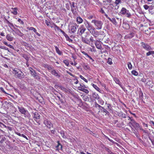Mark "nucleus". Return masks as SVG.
Segmentation results:
<instances>
[{
  "instance_id": "680f3d73",
  "label": "nucleus",
  "mask_w": 154,
  "mask_h": 154,
  "mask_svg": "<svg viewBox=\"0 0 154 154\" xmlns=\"http://www.w3.org/2000/svg\"><path fill=\"white\" fill-rule=\"evenodd\" d=\"M84 89V88H82L81 87H79L78 88V89L80 91H83Z\"/></svg>"
},
{
  "instance_id": "20e7f679",
  "label": "nucleus",
  "mask_w": 154,
  "mask_h": 154,
  "mask_svg": "<svg viewBox=\"0 0 154 154\" xmlns=\"http://www.w3.org/2000/svg\"><path fill=\"white\" fill-rule=\"evenodd\" d=\"M43 123L45 126L49 129L53 127V125L51 121L45 118H44Z\"/></svg>"
},
{
  "instance_id": "1a4fd4ad",
  "label": "nucleus",
  "mask_w": 154,
  "mask_h": 154,
  "mask_svg": "<svg viewBox=\"0 0 154 154\" xmlns=\"http://www.w3.org/2000/svg\"><path fill=\"white\" fill-rule=\"evenodd\" d=\"M79 27V25L75 23H73L71 25L70 29L72 33H74L76 32L77 28Z\"/></svg>"
},
{
  "instance_id": "37998d69",
  "label": "nucleus",
  "mask_w": 154,
  "mask_h": 154,
  "mask_svg": "<svg viewBox=\"0 0 154 154\" xmlns=\"http://www.w3.org/2000/svg\"><path fill=\"white\" fill-rule=\"evenodd\" d=\"M107 63L109 64H111L112 63V59L110 58H109L108 59Z\"/></svg>"
},
{
  "instance_id": "79ce46f5",
  "label": "nucleus",
  "mask_w": 154,
  "mask_h": 154,
  "mask_svg": "<svg viewBox=\"0 0 154 154\" xmlns=\"http://www.w3.org/2000/svg\"><path fill=\"white\" fill-rule=\"evenodd\" d=\"M80 77L82 80H83L85 82H86L87 83L88 82V80L85 79V78H84L83 76H82V75H80Z\"/></svg>"
},
{
  "instance_id": "5fc2aeb1",
  "label": "nucleus",
  "mask_w": 154,
  "mask_h": 154,
  "mask_svg": "<svg viewBox=\"0 0 154 154\" xmlns=\"http://www.w3.org/2000/svg\"><path fill=\"white\" fill-rule=\"evenodd\" d=\"M65 36V37H66V39H69V40L71 41H72V40L70 39L69 37V36L67 34H65V35H64Z\"/></svg>"
},
{
  "instance_id": "c85d7f7f",
  "label": "nucleus",
  "mask_w": 154,
  "mask_h": 154,
  "mask_svg": "<svg viewBox=\"0 0 154 154\" xmlns=\"http://www.w3.org/2000/svg\"><path fill=\"white\" fill-rule=\"evenodd\" d=\"M15 32L19 36L22 37L23 35V34L18 29H17L16 30Z\"/></svg>"
},
{
  "instance_id": "c756f323",
  "label": "nucleus",
  "mask_w": 154,
  "mask_h": 154,
  "mask_svg": "<svg viewBox=\"0 0 154 154\" xmlns=\"http://www.w3.org/2000/svg\"><path fill=\"white\" fill-rule=\"evenodd\" d=\"M92 86L96 90L100 92H101L100 89L96 85L93 84Z\"/></svg>"
},
{
  "instance_id": "0e129e2a",
  "label": "nucleus",
  "mask_w": 154,
  "mask_h": 154,
  "mask_svg": "<svg viewBox=\"0 0 154 154\" xmlns=\"http://www.w3.org/2000/svg\"><path fill=\"white\" fill-rule=\"evenodd\" d=\"M109 141H110V142L112 143H113L116 144L117 145H118V144L117 143H116V142H114L111 139H109Z\"/></svg>"
},
{
  "instance_id": "b1692460",
  "label": "nucleus",
  "mask_w": 154,
  "mask_h": 154,
  "mask_svg": "<svg viewBox=\"0 0 154 154\" xmlns=\"http://www.w3.org/2000/svg\"><path fill=\"white\" fill-rule=\"evenodd\" d=\"M92 97L95 99L98 100L99 99V96L98 94L95 92L92 93Z\"/></svg>"
},
{
  "instance_id": "aec40b11",
  "label": "nucleus",
  "mask_w": 154,
  "mask_h": 154,
  "mask_svg": "<svg viewBox=\"0 0 154 154\" xmlns=\"http://www.w3.org/2000/svg\"><path fill=\"white\" fill-rule=\"evenodd\" d=\"M40 115L37 112H35L34 113V116L33 118L36 121V119H39L40 118Z\"/></svg>"
},
{
  "instance_id": "9d476101",
  "label": "nucleus",
  "mask_w": 154,
  "mask_h": 154,
  "mask_svg": "<svg viewBox=\"0 0 154 154\" xmlns=\"http://www.w3.org/2000/svg\"><path fill=\"white\" fill-rule=\"evenodd\" d=\"M130 126L131 128V125L135 128H138L139 127V124L137 123L133 119H131V122L129 123Z\"/></svg>"
},
{
  "instance_id": "72a5a7b5",
  "label": "nucleus",
  "mask_w": 154,
  "mask_h": 154,
  "mask_svg": "<svg viewBox=\"0 0 154 154\" xmlns=\"http://www.w3.org/2000/svg\"><path fill=\"white\" fill-rule=\"evenodd\" d=\"M146 53V55L147 56H149L151 54H154V51H150Z\"/></svg>"
},
{
  "instance_id": "4c0bfd02",
  "label": "nucleus",
  "mask_w": 154,
  "mask_h": 154,
  "mask_svg": "<svg viewBox=\"0 0 154 154\" xmlns=\"http://www.w3.org/2000/svg\"><path fill=\"white\" fill-rule=\"evenodd\" d=\"M131 73L132 74L135 76H137L138 75V72L135 70H132L131 71Z\"/></svg>"
},
{
  "instance_id": "c03bdc74",
  "label": "nucleus",
  "mask_w": 154,
  "mask_h": 154,
  "mask_svg": "<svg viewBox=\"0 0 154 154\" xmlns=\"http://www.w3.org/2000/svg\"><path fill=\"white\" fill-rule=\"evenodd\" d=\"M101 108L102 109L103 111L105 112L106 114H107L109 113V112L106 110L104 107H101Z\"/></svg>"
},
{
  "instance_id": "69168bd1",
  "label": "nucleus",
  "mask_w": 154,
  "mask_h": 154,
  "mask_svg": "<svg viewBox=\"0 0 154 154\" xmlns=\"http://www.w3.org/2000/svg\"><path fill=\"white\" fill-rule=\"evenodd\" d=\"M34 28L32 27H28L27 29L29 30H33Z\"/></svg>"
},
{
  "instance_id": "338daca9",
  "label": "nucleus",
  "mask_w": 154,
  "mask_h": 154,
  "mask_svg": "<svg viewBox=\"0 0 154 154\" xmlns=\"http://www.w3.org/2000/svg\"><path fill=\"white\" fill-rule=\"evenodd\" d=\"M45 23L48 26H49V24H50V22H49L47 20H45Z\"/></svg>"
},
{
  "instance_id": "2eb2a0df",
  "label": "nucleus",
  "mask_w": 154,
  "mask_h": 154,
  "mask_svg": "<svg viewBox=\"0 0 154 154\" xmlns=\"http://www.w3.org/2000/svg\"><path fill=\"white\" fill-rule=\"evenodd\" d=\"M122 3V0H116L115 2V4L116 5L115 9H118L119 7V4Z\"/></svg>"
},
{
  "instance_id": "6e6552de",
  "label": "nucleus",
  "mask_w": 154,
  "mask_h": 154,
  "mask_svg": "<svg viewBox=\"0 0 154 154\" xmlns=\"http://www.w3.org/2000/svg\"><path fill=\"white\" fill-rule=\"evenodd\" d=\"M29 70L31 72L30 74L33 77L37 79H39V77L38 74L35 72L34 69L31 67H30L29 68Z\"/></svg>"
},
{
  "instance_id": "de8ad7c7",
  "label": "nucleus",
  "mask_w": 154,
  "mask_h": 154,
  "mask_svg": "<svg viewBox=\"0 0 154 154\" xmlns=\"http://www.w3.org/2000/svg\"><path fill=\"white\" fill-rule=\"evenodd\" d=\"M18 21L21 24L23 25L24 24V22L20 19H18Z\"/></svg>"
},
{
  "instance_id": "8fccbe9b",
  "label": "nucleus",
  "mask_w": 154,
  "mask_h": 154,
  "mask_svg": "<svg viewBox=\"0 0 154 154\" xmlns=\"http://www.w3.org/2000/svg\"><path fill=\"white\" fill-rule=\"evenodd\" d=\"M107 107H108L109 111L112 110V108L111 106V105L110 104H107Z\"/></svg>"
},
{
  "instance_id": "f8f14e48",
  "label": "nucleus",
  "mask_w": 154,
  "mask_h": 154,
  "mask_svg": "<svg viewBox=\"0 0 154 154\" xmlns=\"http://www.w3.org/2000/svg\"><path fill=\"white\" fill-rule=\"evenodd\" d=\"M142 46L144 49L147 51H150L152 49L150 46L143 42L142 43Z\"/></svg>"
},
{
  "instance_id": "473e14b6",
  "label": "nucleus",
  "mask_w": 154,
  "mask_h": 154,
  "mask_svg": "<svg viewBox=\"0 0 154 154\" xmlns=\"http://www.w3.org/2000/svg\"><path fill=\"white\" fill-rule=\"evenodd\" d=\"M119 116L123 118H126V115L122 112H120L119 113Z\"/></svg>"
},
{
  "instance_id": "f3484780",
  "label": "nucleus",
  "mask_w": 154,
  "mask_h": 154,
  "mask_svg": "<svg viewBox=\"0 0 154 154\" xmlns=\"http://www.w3.org/2000/svg\"><path fill=\"white\" fill-rule=\"evenodd\" d=\"M82 41L84 43L88 45L90 44V41L87 38H82Z\"/></svg>"
},
{
  "instance_id": "dca6fc26",
  "label": "nucleus",
  "mask_w": 154,
  "mask_h": 154,
  "mask_svg": "<svg viewBox=\"0 0 154 154\" xmlns=\"http://www.w3.org/2000/svg\"><path fill=\"white\" fill-rule=\"evenodd\" d=\"M95 44L96 47L99 49H101V46L100 42L98 40H96L95 42Z\"/></svg>"
},
{
  "instance_id": "7ed1b4c3",
  "label": "nucleus",
  "mask_w": 154,
  "mask_h": 154,
  "mask_svg": "<svg viewBox=\"0 0 154 154\" xmlns=\"http://www.w3.org/2000/svg\"><path fill=\"white\" fill-rule=\"evenodd\" d=\"M91 22L94 24L96 29L99 30L102 29L103 25V23L102 21L98 20H93Z\"/></svg>"
},
{
  "instance_id": "f03ea898",
  "label": "nucleus",
  "mask_w": 154,
  "mask_h": 154,
  "mask_svg": "<svg viewBox=\"0 0 154 154\" xmlns=\"http://www.w3.org/2000/svg\"><path fill=\"white\" fill-rule=\"evenodd\" d=\"M18 108L19 111L21 113L24 115L25 118H27L29 119L30 118V115L27 110L22 106H18Z\"/></svg>"
},
{
  "instance_id": "393cba45",
  "label": "nucleus",
  "mask_w": 154,
  "mask_h": 154,
  "mask_svg": "<svg viewBox=\"0 0 154 154\" xmlns=\"http://www.w3.org/2000/svg\"><path fill=\"white\" fill-rule=\"evenodd\" d=\"M6 38L7 40L9 41H11L13 40V38L9 34L7 35Z\"/></svg>"
},
{
  "instance_id": "2f4dec72",
  "label": "nucleus",
  "mask_w": 154,
  "mask_h": 154,
  "mask_svg": "<svg viewBox=\"0 0 154 154\" xmlns=\"http://www.w3.org/2000/svg\"><path fill=\"white\" fill-rule=\"evenodd\" d=\"M126 16L130 18L131 16V13L129 12V11L128 10L127 11V12L125 14Z\"/></svg>"
},
{
  "instance_id": "58836bf2",
  "label": "nucleus",
  "mask_w": 154,
  "mask_h": 154,
  "mask_svg": "<svg viewBox=\"0 0 154 154\" xmlns=\"http://www.w3.org/2000/svg\"><path fill=\"white\" fill-rule=\"evenodd\" d=\"M114 80L116 84H119L120 82L119 80L116 78H114Z\"/></svg>"
},
{
  "instance_id": "f704fd0d",
  "label": "nucleus",
  "mask_w": 154,
  "mask_h": 154,
  "mask_svg": "<svg viewBox=\"0 0 154 154\" xmlns=\"http://www.w3.org/2000/svg\"><path fill=\"white\" fill-rule=\"evenodd\" d=\"M83 66L84 67V69L86 70L89 69H90V67L89 66L85 64H83Z\"/></svg>"
},
{
  "instance_id": "e2e57ef3",
  "label": "nucleus",
  "mask_w": 154,
  "mask_h": 154,
  "mask_svg": "<svg viewBox=\"0 0 154 154\" xmlns=\"http://www.w3.org/2000/svg\"><path fill=\"white\" fill-rule=\"evenodd\" d=\"M82 53L83 54H84V55L86 56L87 57H88V56L89 55L87 53H86L85 51H82Z\"/></svg>"
},
{
  "instance_id": "09e8293b",
  "label": "nucleus",
  "mask_w": 154,
  "mask_h": 154,
  "mask_svg": "<svg viewBox=\"0 0 154 154\" xmlns=\"http://www.w3.org/2000/svg\"><path fill=\"white\" fill-rule=\"evenodd\" d=\"M95 106L96 107H99L100 108H101V107H102V106H100V105H99L96 102L95 103Z\"/></svg>"
},
{
  "instance_id": "13d9d810",
  "label": "nucleus",
  "mask_w": 154,
  "mask_h": 154,
  "mask_svg": "<svg viewBox=\"0 0 154 154\" xmlns=\"http://www.w3.org/2000/svg\"><path fill=\"white\" fill-rule=\"evenodd\" d=\"M66 8L68 10H70V7L68 4H66Z\"/></svg>"
},
{
  "instance_id": "bb28decb",
  "label": "nucleus",
  "mask_w": 154,
  "mask_h": 154,
  "mask_svg": "<svg viewBox=\"0 0 154 154\" xmlns=\"http://www.w3.org/2000/svg\"><path fill=\"white\" fill-rule=\"evenodd\" d=\"M109 20L112 22L115 25H117V22L115 18H112V19L110 18Z\"/></svg>"
},
{
  "instance_id": "7c9ffc66",
  "label": "nucleus",
  "mask_w": 154,
  "mask_h": 154,
  "mask_svg": "<svg viewBox=\"0 0 154 154\" xmlns=\"http://www.w3.org/2000/svg\"><path fill=\"white\" fill-rule=\"evenodd\" d=\"M60 133L61 134V136L63 138H66V136L64 134V132L63 131H60Z\"/></svg>"
},
{
  "instance_id": "a878e982",
  "label": "nucleus",
  "mask_w": 154,
  "mask_h": 154,
  "mask_svg": "<svg viewBox=\"0 0 154 154\" xmlns=\"http://www.w3.org/2000/svg\"><path fill=\"white\" fill-rule=\"evenodd\" d=\"M56 150H58L61 149H62V145L59 143V141L58 142V145L56 146Z\"/></svg>"
},
{
  "instance_id": "6ab92c4d",
  "label": "nucleus",
  "mask_w": 154,
  "mask_h": 154,
  "mask_svg": "<svg viewBox=\"0 0 154 154\" xmlns=\"http://www.w3.org/2000/svg\"><path fill=\"white\" fill-rule=\"evenodd\" d=\"M50 72L53 75L58 77H59L60 76V75L55 70L53 69V70L50 71Z\"/></svg>"
},
{
  "instance_id": "39448f33",
  "label": "nucleus",
  "mask_w": 154,
  "mask_h": 154,
  "mask_svg": "<svg viewBox=\"0 0 154 154\" xmlns=\"http://www.w3.org/2000/svg\"><path fill=\"white\" fill-rule=\"evenodd\" d=\"M84 23L86 28L90 32L94 28V27L86 20L84 21Z\"/></svg>"
},
{
  "instance_id": "423d86ee",
  "label": "nucleus",
  "mask_w": 154,
  "mask_h": 154,
  "mask_svg": "<svg viewBox=\"0 0 154 154\" xmlns=\"http://www.w3.org/2000/svg\"><path fill=\"white\" fill-rule=\"evenodd\" d=\"M84 23L86 28L90 32L94 28V27L86 20L84 21Z\"/></svg>"
},
{
  "instance_id": "052dcab7",
  "label": "nucleus",
  "mask_w": 154,
  "mask_h": 154,
  "mask_svg": "<svg viewBox=\"0 0 154 154\" xmlns=\"http://www.w3.org/2000/svg\"><path fill=\"white\" fill-rule=\"evenodd\" d=\"M67 73L69 74L70 75H71V76H72L73 77H75V75H74L72 74L70 72H69L68 71H67Z\"/></svg>"
},
{
  "instance_id": "a18cd8bd",
  "label": "nucleus",
  "mask_w": 154,
  "mask_h": 154,
  "mask_svg": "<svg viewBox=\"0 0 154 154\" xmlns=\"http://www.w3.org/2000/svg\"><path fill=\"white\" fill-rule=\"evenodd\" d=\"M98 102L99 103L102 105H103L104 103V101L101 99H99L98 100Z\"/></svg>"
},
{
  "instance_id": "cd10ccee",
  "label": "nucleus",
  "mask_w": 154,
  "mask_h": 154,
  "mask_svg": "<svg viewBox=\"0 0 154 154\" xmlns=\"http://www.w3.org/2000/svg\"><path fill=\"white\" fill-rule=\"evenodd\" d=\"M3 43L5 45H6L8 46V47H9L10 48L13 49H14V47L12 45H11L10 44H8L7 43V42H6L4 41L3 42Z\"/></svg>"
},
{
  "instance_id": "c9c22d12",
  "label": "nucleus",
  "mask_w": 154,
  "mask_h": 154,
  "mask_svg": "<svg viewBox=\"0 0 154 154\" xmlns=\"http://www.w3.org/2000/svg\"><path fill=\"white\" fill-rule=\"evenodd\" d=\"M83 99L85 101H87L88 100H89V97L88 96H84L83 97Z\"/></svg>"
},
{
  "instance_id": "412c9836",
  "label": "nucleus",
  "mask_w": 154,
  "mask_h": 154,
  "mask_svg": "<svg viewBox=\"0 0 154 154\" xmlns=\"http://www.w3.org/2000/svg\"><path fill=\"white\" fill-rule=\"evenodd\" d=\"M76 21L78 24H81L83 22V20L80 17H78L76 18Z\"/></svg>"
},
{
  "instance_id": "4d7b16f0",
  "label": "nucleus",
  "mask_w": 154,
  "mask_h": 154,
  "mask_svg": "<svg viewBox=\"0 0 154 154\" xmlns=\"http://www.w3.org/2000/svg\"><path fill=\"white\" fill-rule=\"evenodd\" d=\"M2 49H4L6 50H7L9 52V49L8 48L5 47V46H2Z\"/></svg>"
},
{
  "instance_id": "a211bd4d",
  "label": "nucleus",
  "mask_w": 154,
  "mask_h": 154,
  "mask_svg": "<svg viewBox=\"0 0 154 154\" xmlns=\"http://www.w3.org/2000/svg\"><path fill=\"white\" fill-rule=\"evenodd\" d=\"M11 10H12L11 11V13L14 15H16L17 14V11L18 8H11Z\"/></svg>"
},
{
  "instance_id": "603ef678",
  "label": "nucleus",
  "mask_w": 154,
  "mask_h": 154,
  "mask_svg": "<svg viewBox=\"0 0 154 154\" xmlns=\"http://www.w3.org/2000/svg\"><path fill=\"white\" fill-rule=\"evenodd\" d=\"M149 140H150V141L151 142V143L152 144V145L154 146V139H152L150 138H149Z\"/></svg>"
},
{
  "instance_id": "5701e85b",
  "label": "nucleus",
  "mask_w": 154,
  "mask_h": 154,
  "mask_svg": "<svg viewBox=\"0 0 154 154\" xmlns=\"http://www.w3.org/2000/svg\"><path fill=\"white\" fill-rule=\"evenodd\" d=\"M128 11L125 8H122L121 10L120 13L122 15H125Z\"/></svg>"
},
{
  "instance_id": "864d4df0",
  "label": "nucleus",
  "mask_w": 154,
  "mask_h": 154,
  "mask_svg": "<svg viewBox=\"0 0 154 154\" xmlns=\"http://www.w3.org/2000/svg\"><path fill=\"white\" fill-rule=\"evenodd\" d=\"M143 7L145 10H147L149 8V6L146 5H143Z\"/></svg>"
},
{
  "instance_id": "f257e3e1",
  "label": "nucleus",
  "mask_w": 154,
  "mask_h": 154,
  "mask_svg": "<svg viewBox=\"0 0 154 154\" xmlns=\"http://www.w3.org/2000/svg\"><path fill=\"white\" fill-rule=\"evenodd\" d=\"M13 73L14 74L15 77L20 79H23L25 76L24 74L18 69H13Z\"/></svg>"
},
{
  "instance_id": "4be33fe9",
  "label": "nucleus",
  "mask_w": 154,
  "mask_h": 154,
  "mask_svg": "<svg viewBox=\"0 0 154 154\" xmlns=\"http://www.w3.org/2000/svg\"><path fill=\"white\" fill-rule=\"evenodd\" d=\"M55 48L56 52L59 55H61L63 54V52L59 49V48L57 46H55Z\"/></svg>"
},
{
  "instance_id": "9b49d317",
  "label": "nucleus",
  "mask_w": 154,
  "mask_h": 154,
  "mask_svg": "<svg viewBox=\"0 0 154 154\" xmlns=\"http://www.w3.org/2000/svg\"><path fill=\"white\" fill-rule=\"evenodd\" d=\"M90 33L95 37H97L100 34V31H98L95 30V28H94Z\"/></svg>"
},
{
  "instance_id": "ddd939ff",
  "label": "nucleus",
  "mask_w": 154,
  "mask_h": 154,
  "mask_svg": "<svg viewBox=\"0 0 154 154\" xmlns=\"http://www.w3.org/2000/svg\"><path fill=\"white\" fill-rule=\"evenodd\" d=\"M79 29L80 30V35H82L86 30V28L83 25H82L80 26Z\"/></svg>"
},
{
  "instance_id": "0eeeda50",
  "label": "nucleus",
  "mask_w": 154,
  "mask_h": 154,
  "mask_svg": "<svg viewBox=\"0 0 154 154\" xmlns=\"http://www.w3.org/2000/svg\"><path fill=\"white\" fill-rule=\"evenodd\" d=\"M70 4L71 7V10L72 13L74 14H75L77 13V7L75 5L74 2H70Z\"/></svg>"
},
{
  "instance_id": "3c124183",
  "label": "nucleus",
  "mask_w": 154,
  "mask_h": 154,
  "mask_svg": "<svg viewBox=\"0 0 154 154\" xmlns=\"http://www.w3.org/2000/svg\"><path fill=\"white\" fill-rule=\"evenodd\" d=\"M82 91L84 92L86 94H88L89 93V91L88 90L85 89L84 88Z\"/></svg>"
},
{
  "instance_id": "49530a36",
  "label": "nucleus",
  "mask_w": 154,
  "mask_h": 154,
  "mask_svg": "<svg viewBox=\"0 0 154 154\" xmlns=\"http://www.w3.org/2000/svg\"><path fill=\"white\" fill-rule=\"evenodd\" d=\"M53 24L54 26L55 29H56L60 31V30H61V29H60L59 27L57 26L55 24L53 23Z\"/></svg>"
},
{
  "instance_id": "bf43d9fd",
  "label": "nucleus",
  "mask_w": 154,
  "mask_h": 154,
  "mask_svg": "<svg viewBox=\"0 0 154 154\" xmlns=\"http://www.w3.org/2000/svg\"><path fill=\"white\" fill-rule=\"evenodd\" d=\"M89 40L90 41V42H93L94 41L93 37L92 36H91Z\"/></svg>"
},
{
  "instance_id": "ea45409f",
  "label": "nucleus",
  "mask_w": 154,
  "mask_h": 154,
  "mask_svg": "<svg viewBox=\"0 0 154 154\" xmlns=\"http://www.w3.org/2000/svg\"><path fill=\"white\" fill-rule=\"evenodd\" d=\"M128 68L129 69H131L132 68V65L130 62H128L127 63Z\"/></svg>"
},
{
  "instance_id": "774afa93",
  "label": "nucleus",
  "mask_w": 154,
  "mask_h": 154,
  "mask_svg": "<svg viewBox=\"0 0 154 154\" xmlns=\"http://www.w3.org/2000/svg\"><path fill=\"white\" fill-rule=\"evenodd\" d=\"M21 136H22V137H23L25 138L27 140H28L27 137L24 134H21Z\"/></svg>"
},
{
  "instance_id": "6e6d98bb",
  "label": "nucleus",
  "mask_w": 154,
  "mask_h": 154,
  "mask_svg": "<svg viewBox=\"0 0 154 154\" xmlns=\"http://www.w3.org/2000/svg\"><path fill=\"white\" fill-rule=\"evenodd\" d=\"M47 68L48 70L50 72V71L53 70L52 68L50 66H48Z\"/></svg>"
},
{
  "instance_id": "4468645a",
  "label": "nucleus",
  "mask_w": 154,
  "mask_h": 154,
  "mask_svg": "<svg viewBox=\"0 0 154 154\" xmlns=\"http://www.w3.org/2000/svg\"><path fill=\"white\" fill-rule=\"evenodd\" d=\"M134 32H131L130 33L125 35L124 38L125 39H131L134 37Z\"/></svg>"
},
{
  "instance_id": "e433bc0d",
  "label": "nucleus",
  "mask_w": 154,
  "mask_h": 154,
  "mask_svg": "<svg viewBox=\"0 0 154 154\" xmlns=\"http://www.w3.org/2000/svg\"><path fill=\"white\" fill-rule=\"evenodd\" d=\"M63 62L67 66H68L69 64L68 60H64Z\"/></svg>"
},
{
  "instance_id": "a19ab883",
  "label": "nucleus",
  "mask_w": 154,
  "mask_h": 154,
  "mask_svg": "<svg viewBox=\"0 0 154 154\" xmlns=\"http://www.w3.org/2000/svg\"><path fill=\"white\" fill-rule=\"evenodd\" d=\"M60 89L61 90H62L63 91H64L66 92H67L68 91V90H67L66 88L63 87H61Z\"/></svg>"
}]
</instances>
